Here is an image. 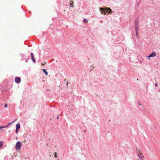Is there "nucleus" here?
I'll return each mask as SVG.
<instances>
[{
	"label": "nucleus",
	"mask_w": 160,
	"mask_h": 160,
	"mask_svg": "<svg viewBox=\"0 0 160 160\" xmlns=\"http://www.w3.org/2000/svg\"><path fill=\"white\" fill-rule=\"evenodd\" d=\"M42 65H44V63H42Z\"/></svg>",
	"instance_id": "4be33fe9"
},
{
	"label": "nucleus",
	"mask_w": 160,
	"mask_h": 160,
	"mask_svg": "<svg viewBox=\"0 0 160 160\" xmlns=\"http://www.w3.org/2000/svg\"><path fill=\"white\" fill-rule=\"evenodd\" d=\"M15 121H13V122H10V123H9L7 125V126L9 125H10L12 123H13Z\"/></svg>",
	"instance_id": "4468645a"
},
{
	"label": "nucleus",
	"mask_w": 160,
	"mask_h": 160,
	"mask_svg": "<svg viewBox=\"0 0 160 160\" xmlns=\"http://www.w3.org/2000/svg\"><path fill=\"white\" fill-rule=\"evenodd\" d=\"M155 86H156V87H157L158 86V85L157 83H155Z\"/></svg>",
	"instance_id": "6ab92c4d"
},
{
	"label": "nucleus",
	"mask_w": 160,
	"mask_h": 160,
	"mask_svg": "<svg viewBox=\"0 0 160 160\" xmlns=\"http://www.w3.org/2000/svg\"><path fill=\"white\" fill-rule=\"evenodd\" d=\"M4 106L5 108H7V104H5Z\"/></svg>",
	"instance_id": "a211bd4d"
},
{
	"label": "nucleus",
	"mask_w": 160,
	"mask_h": 160,
	"mask_svg": "<svg viewBox=\"0 0 160 160\" xmlns=\"http://www.w3.org/2000/svg\"><path fill=\"white\" fill-rule=\"evenodd\" d=\"M22 143L20 141L17 142L15 145V149L16 150H20L21 148Z\"/></svg>",
	"instance_id": "f03ea898"
},
{
	"label": "nucleus",
	"mask_w": 160,
	"mask_h": 160,
	"mask_svg": "<svg viewBox=\"0 0 160 160\" xmlns=\"http://www.w3.org/2000/svg\"><path fill=\"white\" fill-rule=\"evenodd\" d=\"M156 56V52H153L149 56H147L148 58H151L155 57Z\"/></svg>",
	"instance_id": "20e7f679"
},
{
	"label": "nucleus",
	"mask_w": 160,
	"mask_h": 160,
	"mask_svg": "<svg viewBox=\"0 0 160 160\" xmlns=\"http://www.w3.org/2000/svg\"><path fill=\"white\" fill-rule=\"evenodd\" d=\"M59 118V116H58L57 117V119H58Z\"/></svg>",
	"instance_id": "412c9836"
},
{
	"label": "nucleus",
	"mask_w": 160,
	"mask_h": 160,
	"mask_svg": "<svg viewBox=\"0 0 160 160\" xmlns=\"http://www.w3.org/2000/svg\"><path fill=\"white\" fill-rule=\"evenodd\" d=\"M137 152L138 153V158L141 160H142L143 159L144 156L142 154L140 150H138L137 151Z\"/></svg>",
	"instance_id": "7ed1b4c3"
},
{
	"label": "nucleus",
	"mask_w": 160,
	"mask_h": 160,
	"mask_svg": "<svg viewBox=\"0 0 160 160\" xmlns=\"http://www.w3.org/2000/svg\"><path fill=\"white\" fill-rule=\"evenodd\" d=\"M20 125L19 123H17L16 124V128L20 129Z\"/></svg>",
	"instance_id": "6e6552de"
},
{
	"label": "nucleus",
	"mask_w": 160,
	"mask_h": 160,
	"mask_svg": "<svg viewBox=\"0 0 160 160\" xmlns=\"http://www.w3.org/2000/svg\"><path fill=\"white\" fill-rule=\"evenodd\" d=\"M67 85H68V83H67Z\"/></svg>",
	"instance_id": "5701e85b"
},
{
	"label": "nucleus",
	"mask_w": 160,
	"mask_h": 160,
	"mask_svg": "<svg viewBox=\"0 0 160 160\" xmlns=\"http://www.w3.org/2000/svg\"><path fill=\"white\" fill-rule=\"evenodd\" d=\"M100 9L101 10V12L104 14L110 13L112 12V10L110 8H100Z\"/></svg>",
	"instance_id": "f257e3e1"
},
{
	"label": "nucleus",
	"mask_w": 160,
	"mask_h": 160,
	"mask_svg": "<svg viewBox=\"0 0 160 160\" xmlns=\"http://www.w3.org/2000/svg\"><path fill=\"white\" fill-rule=\"evenodd\" d=\"M83 22H88V20L86 19H83Z\"/></svg>",
	"instance_id": "f8f14e48"
},
{
	"label": "nucleus",
	"mask_w": 160,
	"mask_h": 160,
	"mask_svg": "<svg viewBox=\"0 0 160 160\" xmlns=\"http://www.w3.org/2000/svg\"><path fill=\"white\" fill-rule=\"evenodd\" d=\"M2 145H3L2 142V141L0 142V148H2Z\"/></svg>",
	"instance_id": "9d476101"
},
{
	"label": "nucleus",
	"mask_w": 160,
	"mask_h": 160,
	"mask_svg": "<svg viewBox=\"0 0 160 160\" xmlns=\"http://www.w3.org/2000/svg\"><path fill=\"white\" fill-rule=\"evenodd\" d=\"M42 70L43 71V72L45 73V74H46V75H48V72L46 71V70L44 69H42Z\"/></svg>",
	"instance_id": "1a4fd4ad"
},
{
	"label": "nucleus",
	"mask_w": 160,
	"mask_h": 160,
	"mask_svg": "<svg viewBox=\"0 0 160 160\" xmlns=\"http://www.w3.org/2000/svg\"><path fill=\"white\" fill-rule=\"evenodd\" d=\"M15 81L17 83H19L21 82V78H20L17 77L15 79Z\"/></svg>",
	"instance_id": "39448f33"
},
{
	"label": "nucleus",
	"mask_w": 160,
	"mask_h": 160,
	"mask_svg": "<svg viewBox=\"0 0 160 160\" xmlns=\"http://www.w3.org/2000/svg\"><path fill=\"white\" fill-rule=\"evenodd\" d=\"M54 156L56 158H57V153L56 152L54 153Z\"/></svg>",
	"instance_id": "9b49d317"
},
{
	"label": "nucleus",
	"mask_w": 160,
	"mask_h": 160,
	"mask_svg": "<svg viewBox=\"0 0 160 160\" xmlns=\"http://www.w3.org/2000/svg\"><path fill=\"white\" fill-rule=\"evenodd\" d=\"M31 59H32V61L34 63H35L36 62V61H35V59L33 53L32 52V53H31Z\"/></svg>",
	"instance_id": "423d86ee"
},
{
	"label": "nucleus",
	"mask_w": 160,
	"mask_h": 160,
	"mask_svg": "<svg viewBox=\"0 0 160 160\" xmlns=\"http://www.w3.org/2000/svg\"><path fill=\"white\" fill-rule=\"evenodd\" d=\"M138 25H135V30L136 34L137 35L138 32Z\"/></svg>",
	"instance_id": "0eeeda50"
},
{
	"label": "nucleus",
	"mask_w": 160,
	"mask_h": 160,
	"mask_svg": "<svg viewBox=\"0 0 160 160\" xmlns=\"http://www.w3.org/2000/svg\"><path fill=\"white\" fill-rule=\"evenodd\" d=\"M138 104L140 105H142V104L140 103V102Z\"/></svg>",
	"instance_id": "aec40b11"
},
{
	"label": "nucleus",
	"mask_w": 160,
	"mask_h": 160,
	"mask_svg": "<svg viewBox=\"0 0 160 160\" xmlns=\"http://www.w3.org/2000/svg\"><path fill=\"white\" fill-rule=\"evenodd\" d=\"M15 121H13V122H10V123H9L7 125V126L9 125H10L12 123H13Z\"/></svg>",
	"instance_id": "ddd939ff"
},
{
	"label": "nucleus",
	"mask_w": 160,
	"mask_h": 160,
	"mask_svg": "<svg viewBox=\"0 0 160 160\" xmlns=\"http://www.w3.org/2000/svg\"><path fill=\"white\" fill-rule=\"evenodd\" d=\"M72 4H73V3H71L70 4V6H71L72 7H73V5H72Z\"/></svg>",
	"instance_id": "f3484780"
},
{
	"label": "nucleus",
	"mask_w": 160,
	"mask_h": 160,
	"mask_svg": "<svg viewBox=\"0 0 160 160\" xmlns=\"http://www.w3.org/2000/svg\"><path fill=\"white\" fill-rule=\"evenodd\" d=\"M19 129H17V128H16V133H17L19 131Z\"/></svg>",
	"instance_id": "2eb2a0df"
},
{
	"label": "nucleus",
	"mask_w": 160,
	"mask_h": 160,
	"mask_svg": "<svg viewBox=\"0 0 160 160\" xmlns=\"http://www.w3.org/2000/svg\"><path fill=\"white\" fill-rule=\"evenodd\" d=\"M7 127V126L3 127V126H1L0 127V129L2 128H6Z\"/></svg>",
	"instance_id": "dca6fc26"
}]
</instances>
